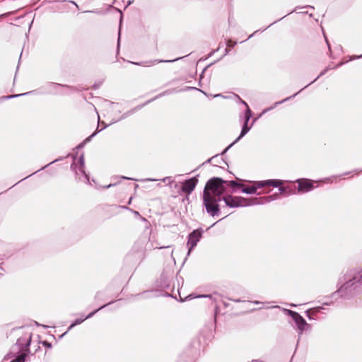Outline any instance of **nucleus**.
Returning a JSON list of instances; mask_svg holds the SVG:
<instances>
[{
  "mask_svg": "<svg viewBox=\"0 0 362 362\" xmlns=\"http://www.w3.org/2000/svg\"><path fill=\"white\" fill-rule=\"evenodd\" d=\"M226 185L232 187H243V185L235 181L226 182L218 177L211 178L206 184L203 194V203L207 213L212 216L217 215L220 211L218 202L221 200V195L226 190Z\"/></svg>",
  "mask_w": 362,
  "mask_h": 362,
  "instance_id": "f257e3e1",
  "label": "nucleus"
},
{
  "mask_svg": "<svg viewBox=\"0 0 362 362\" xmlns=\"http://www.w3.org/2000/svg\"><path fill=\"white\" fill-rule=\"evenodd\" d=\"M277 194L263 197H254L250 199L242 197H233L230 195L223 197L226 204L229 207H244L252 205L264 204L277 198Z\"/></svg>",
  "mask_w": 362,
  "mask_h": 362,
  "instance_id": "f03ea898",
  "label": "nucleus"
},
{
  "mask_svg": "<svg viewBox=\"0 0 362 362\" xmlns=\"http://www.w3.org/2000/svg\"><path fill=\"white\" fill-rule=\"evenodd\" d=\"M71 168L75 170L78 179L84 182H89L88 175L85 172V161L83 155H81L78 158H75Z\"/></svg>",
  "mask_w": 362,
  "mask_h": 362,
  "instance_id": "7ed1b4c3",
  "label": "nucleus"
},
{
  "mask_svg": "<svg viewBox=\"0 0 362 362\" xmlns=\"http://www.w3.org/2000/svg\"><path fill=\"white\" fill-rule=\"evenodd\" d=\"M284 311L291 316L295 321L299 334H301L304 331L310 329V325L298 313L288 309H284Z\"/></svg>",
  "mask_w": 362,
  "mask_h": 362,
  "instance_id": "20e7f679",
  "label": "nucleus"
},
{
  "mask_svg": "<svg viewBox=\"0 0 362 362\" xmlns=\"http://www.w3.org/2000/svg\"><path fill=\"white\" fill-rule=\"evenodd\" d=\"M202 236V230L197 229L193 230L188 236L187 247L188 248L187 256L189 255L191 251L196 247L197 243Z\"/></svg>",
  "mask_w": 362,
  "mask_h": 362,
  "instance_id": "39448f33",
  "label": "nucleus"
},
{
  "mask_svg": "<svg viewBox=\"0 0 362 362\" xmlns=\"http://www.w3.org/2000/svg\"><path fill=\"white\" fill-rule=\"evenodd\" d=\"M238 99L240 100V103L242 104H243L246 107V110L245 112L244 124H243L241 133H240V136L238 137V139H240L243 136H244L250 131V129L251 128V127H248V122L251 117L252 112H251V110H250L248 105L247 104V103L245 101L241 100L239 97H238Z\"/></svg>",
  "mask_w": 362,
  "mask_h": 362,
  "instance_id": "423d86ee",
  "label": "nucleus"
},
{
  "mask_svg": "<svg viewBox=\"0 0 362 362\" xmlns=\"http://www.w3.org/2000/svg\"><path fill=\"white\" fill-rule=\"evenodd\" d=\"M30 336L28 335L18 340L16 346H24V349L23 350V353L16 358L14 362H25V358L27 356L26 352L28 351L30 346Z\"/></svg>",
  "mask_w": 362,
  "mask_h": 362,
  "instance_id": "0eeeda50",
  "label": "nucleus"
},
{
  "mask_svg": "<svg viewBox=\"0 0 362 362\" xmlns=\"http://www.w3.org/2000/svg\"><path fill=\"white\" fill-rule=\"evenodd\" d=\"M296 182L298 185V192L305 193L311 191L315 187L314 183L317 182L308 179H299L296 180Z\"/></svg>",
  "mask_w": 362,
  "mask_h": 362,
  "instance_id": "6e6552de",
  "label": "nucleus"
},
{
  "mask_svg": "<svg viewBox=\"0 0 362 362\" xmlns=\"http://www.w3.org/2000/svg\"><path fill=\"white\" fill-rule=\"evenodd\" d=\"M198 182V179L192 177L185 180L182 185V190L187 194H189L194 189Z\"/></svg>",
  "mask_w": 362,
  "mask_h": 362,
  "instance_id": "1a4fd4ad",
  "label": "nucleus"
},
{
  "mask_svg": "<svg viewBox=\"0 0 362 362\" xmlns=\"http://www.w3.org/2000/svg\"><path fill=\"white\" fill-rule=\"evenodd\" d=\"M242 192L248 194H257L259 195L261 193H257V189L263 187V185L262 184L261 181L255 182L251 186H247V187H242Z\"/></svg>",
  "mask_w": 362,
  "mask_h": 362,
  "instance_id": "9d476101",
  "label": "nucleus"
},
{
  "mask_svg": "<svg viewBox=\"0 0 362 362\" xmlns=\"http://www.w3.org/2000/svg\"><path fill=\"white\" fill-rule=\"evenodd\" d=\"M262 184L263 185V187L265 186H273L275 187H279L281 186L284 183L283 180H264L261 181Z\"/></svg>",
  "mask_w": 362,
  "mask_h": 362,
  "instance_id": "9b49d317",
  "label": "nucleus"
},
{
  "mask_svg": "<svg viewBox=\"0 0 362 362\" xmlns=\"http://www.w3.org/2000/svg\"><path fill=\"white\" fill-rule=\"evenodd\" d=\"M105 305H103V306H101L100 308H99L98 310H95L94 312H92L90 313L86 317L83 318V319H77L74 321V322H73L70 327H69V330L71 329L74 326L77 325H80L81 323H82L86 319H88V318H90L95 313H96L99 310L103 308Z\"/></svg>",
  "mask_w": 362,
  "mask_h": 362,
  "instance_id": "f8f14e48",
  "label": "nucleus"
},
{
  "mask_svg": "<svg viewBox=\"0 0 362 362\" xmlns=\"http://www.w3.org/2000/svg\"><path fill=\"white\" fill-rule=\"evenodd\" d=\"M354 284V279L349 280L348 282L340 286V288L338 290V292L342 293L346 289L348 288L349 286H353Z\"/></svg>",
  "mask_w": 362,
  "mask_h": 362,
  "instance_id": "ddd939ff",
  "label": "nucleus"
},
{
  "mask_svg": "<svg viewBox=\"0 0 362 362\" xmlns=\"http://www.w3.org/2000/svg\"><path fill=\"white\" fill-rule=\"evenodd\" d=\"M289 98H285L284 100H281V101H279V102H276V103H274V107H269V108H267V109L264 110L263 111V113H265L266 112H267V111H269V110H270L273 109V108H274V107H276L277 105L281 104V103H284V102H285V101L288 100Z\"/></svg>",
  "mask_w": 362,
  "mask_h": 362,
  "instance_id": "4468645a",
  "label": "nucleus"
},
{
  "mask_svg": "<svg viewBox=\"0 0 362 362\" xmlns=\"http://www.w3.org/2000/svg\"><path fill=\"white\" fill-rule=\"evenodd\" d=\"M162 181L163 182H168V184L170 185L171 183H173V180L172 179L171 177H165L163 179H162Z\"/></svg>",
  "mask_w": 362,
  "mask_h": 362,
  "instance_id": "2eb2a0df",
  "label": "nucleus"
},
{
  "mask_svg": "<svg viewBox=\"0 0 362 362\" xmlns=\"http://www.w3.org/2000/svg\"><path fill=\"white\" fill-rule=\"evenodd\" d=\"M315 311H317V309H316V310H315ZM313 312H314V310H313V311H312V313H313ZM310 313H311V310H307V312H306L308 317L309 319H310V320H311V319H313V315H311Z\"/></svg>",
  "mask_w": 362,
  "mask_h": 362,
  "instance_id": "dca6fc26",
  "label": "nucleus"
},
{
  "mask_svg": "<svg viewBox=\"0 0 362 362\" xmlns=\"http://www.w3.org/2000/svg\"><path fill=\"white\" fill-rule=\"evenodd\" d=\"M174 62V60H155V63H160V62Z\"/></svg>",
  "mask_w": 362,
  "mask_h": 362,
  "instance_id": "f3484780",
  "label": "nucleus"
},
{
  "mask_svg": "<svg viewBox=\"0 0 362 362\" xmlns=\"http://www.w3.org/2000/svg\"><path fill=\"white\" fill-rule=\"evenodd\" d=\"M26 93H24V94H19V95H8L6 97V98H16V97H18L20 95H25Z\"/></svg>",
  "mask_w": 362,
  "mask_h": 362,
  "instance_id": "a211bd4d",
  "label": "nucleus"
},
{
  "mask_svg": "<svg viewBox=\"0 0 362 362\" xmlns=\"http://www.w3.org/2000/svg\"><path fill=\"white\" fill-rule=\"evenodd\" d=\"M42 344H43L44 346H45L48 347V348H50V347H51V344H50L49 342L46 341H43V342H42Z\"/></svg>",
  "mask_w": 362,
  "mask_h": 362,
  "instance_id": "6ab92c4d",
  "label": "nucleus"
},
{
  "mask_svg": "<svg viewBox=\"0 0 362 362\" xmlns=\"http://www.w3.org/2000/svg\"><path fill=\"white\" fill-rule=\"evenodd\" d=\"M279 187V191H280L281 193L284 192L286 191V187H284L280 186Z\"/></svg>",
  "mask_w": 362,
  "mask_h": 362,
  "instance_id": "aec40b11",
  "label": "nucleus"
},
{
  "mask_svg": "<svg viewBox=\"0 0 362 362\" xmlns=\"http://www.w3.org/2000/svg\"><path fill=\"white\" fill-rule=\"evenodd\" d=\"M198 298H211V296L209 295H200L197 296Z\"/></svg>",
  "mask_w": 362,
  "mask_h": 362,
  "instance_id": "412c9836",
  "label": "nucleus"
},
{
  "mask_svg": "<svg viewBox=\"0 0 362 362\" xmlns=\"http://www.w3.org/2000/svg\"><path fill=\"white\" fill-rule=\"evenodd\" d=\"M49 86H51V87H59L60 85L59 84H56V83H50Z\"/></svg>",
  "mask_w": 362,
  "mask_h": 362,
  "instance_id": "4be33fe9",
  "label": "nucleus"
},
{
  "mask_svg": "<svg viewBox=\"0 0 362 362\" xmlns=\"http://www.w3.org/2000/svg\"><path fill=\"white\" fill-rule=\"evenodd\" d=\"M235 44V43H232V41H231V40H229V41L228 42V46H231V47H233Z\"/></svg>",
  "mask_w": 362,
  "mask_h": 362,
  "instance_id": "5701e85b",
  "label": "nucleus"
},
{
  "mask_svg": "<svg viewBox=\"0 0 362 362\" xmlns=\"http://www.w3.org/2000/svg\"><path fill=\"white\" fill-rule=\"evenodd\" d=\"M106 103H107V105H109V106H110V107H111L112 109H113L114 105H113L112 103H110L109 102H107Z\"/></svg>",
  "mask_w": 362,
  "mask_h": 362,
  "instance_id": "b1692460",
  "label": "nucleus"
},
{
  "mask_svg": "<svg viewBox=\"0 0 362 362\" xmlns=\"http://www.w3.org/2000/svg\"><path fill=\"white\" fill-rule=\"evenodd\" d=\"M250 362H264V361H262V360H257V359H256V360H252V361H251Z\"/></svg>",
  "mask_w": 362,
  "mask_h": 362,
  "instance_id": "393cba45",
  "label": "nucleus"
},
{
  "mask_svg": "<svg viewBox=\"0 0 362 362\" xmlns=\"http://www.w3.org/2000/svg\"><path fill=\"white\" fill-rule=\"evenodd\" d=\"M156 180L155 179H151V178H148V179H146L144 180V181H156Z\"/></svg>",
  "mask_w": 362,
  "mask_h": 362,
  "instance_id": "a878e982",
  "label": "nucleus"
},
{
  "mask_svg": "<svg viewBox=\"0 0 362 362\" xmlns=\"http://www.w3.org/2000/svg\"><path fill=\"white\" fill-rule=\"evenodd\" d=\"M166 93H167V91L166 92H163V93H160L159 95H158L156 98L160 97V96H163V95H165Z\"/></svg>",
  "mask_w": 362,
  "mask_h": 362,
  "instance_id": "bb28decb",
  "label": "nucleus"
},
{
  "mask_svg": "<svg viewBox=\"0 0 362 362\" xmlns=\"http://www.w3.org/2000/svg\"><path fill=\"white\" fill-rule=\"evenodd\" d=\"M119 119H120V118H119V119H112V123H115V122H117V121H118V120H119Z\"/></svg>",
  "mask_w": 362,
  "mask_h": 362,
  "instance_id": "cd10ccee",
  "label": "nucleus"
},
{
  "mask_svg": "<svg viewBox=\"0 0 362 362\" xmlns=\"http://www.w3.org/2000/svg\"><path fill=\"white\" fill-rule=\"evenodd\" d=\"M114 185H115L114 184H110L106 187L107 188H110V187H111L112 186H114Z\"/></svg>",
  "mask_w": 362,
  "mask_h": 362,
  "instance_id": "c85d7f7f",
  "label": "nucleus"
},
{
  "mask_svg": "<svg viewBox=\"0 0 362 362\" xmlns=\"http://www.w3.org/2000/svg\"><path fill=\"white\" fill-rule=\"evenodd\" d=\"M123 179H127V180H132V178H129V177H122Z\"/></svg>",
  "mask_w": 362,
  "mask_h": 362,
  "instance_id": "c756f323",
  "label": "nucleus"
},
{
  "mask_svg": "<svg viewBox=\"0 0 362 362\" xmlns=\"http://www.w3.org/2000/svg\"><path fill=\"white\" fill-rule=\"evenodd\" d=\"M238 140H239V139H236V140H235V141L232 144H230V146H232V145H233L234 143L237 142Z\"/></svg>",
  "mask_w": 362,
  "mask_h": 362,
  "instance_id": "7c9ffc66",
  "label": "nucleus"
},
{
  "mask_svg": "<svg viewBox=\"0 0 362 362\" xmlns=\"http://www.w3.org/2000/svg\"><path fill=\"white\" fill-rule=\"evenodd\" d=\"M253 303H254L255 304H259V302H258V301H254Z\"/></svg>",
  "mask_w": 362,
  "mask_h": 362,
  "instance_id": "2f4dec72",
  "label": "nucleus"
},
{
  "mask_svg": "<svg viewBox=\"0 0 362 362\" xmlns=\"http://www.w3.org/2000/svg\"><path fill=\"white\" fill-rule=\"evenodd\" d=\"M290 305H291V307H296V305H295V304H291Z\"/></svg>",
  "mask_w": 362,
  "mask_h": 362,
  "instance_id": "473e14b6",
  "label": "nucleus"
},
{
  "mask_svg": "<svg viewBox=\"0 0 362 362\" xmlns=\"http://www.w3.org/2000/svg\"><path fill=\"white\" fill-rule=\"evenodd\" d=\"M361 57H362V55L358 56V57H355L354 58H361Z\"/></svg>",
  "mask_w": 362,
  "mask_h": 362,
  "instance_id": "72a5a7b5",
  "label": "nucleus"
},
{
  "mask_svg": "<svg viewBox=\"0 0 362 362\" xmlns=\"http://www.w3.org/2000/svg\"><path fill=\"white\" fill-rule=\"evenodd\" d=\"M221 95L220 94H217L216 95H214V97H219Z\"/></svg>",
  "mask_w": 362,
  "mask_h": 362,
  "instance_id": "f704fd0d",
  "label": "nucleus"
},
{
  "mask_svg": "<svg viewBox=\"0 0 362 362\" xmlns=\"http://www.w3.org/2000/svg\"><path fill=\"white\" fill-rule=\"evenodd\" d=\"M107 125H105L100 130L103 129H105V127H107Z\"/></svg>",
  "mask_w": 362,
  "mask_h": 362,
  "instance_id": "c9c22d12",
  "label": "nucleus"
},
{
  "mask_svg": "<svg viewBox=\"0 0 362 362\" xmlns=\"http://www.w3.org/2000/svg\"><path fill=\"white\" fill-rule=\"evenodd\" d=\"M132 199V198L131 197L130 199L129 200V204L131 203Z\"/></svg>",
  "mask_w": 362,
  "mask_h": 362,
  "instance_id": "e433bc0d",
  "label": "nucleus"
},
{
  "mask_svg": "<svg viewBox=\"0 0 362 362\" xmlns=\"http://www.w3.org/2000/svg\"><path fill=\"white\" fill-rule=\"evenodd\" d=\"M253 35H254V33L252 35H250L249 38L251 37Z\"/></svg>",
  "mask_w": 362,
  "mask_h": 362,
  "instance_id": "4c0bfd02",
  "label": "nucleus"
},
{
  "mask_svg": "<svg viewBox=\"0 0 362 362\" xmlns=\"http://www.w3.org/2000/svg\"><path fill=\"white\" fill-rule=\"evenodd\" d=\"M139 213L137 211H135V215H138Z\"/></svg>",
  "mask_w": 362,
  "mask_h": 362,
  "instance_id": "58836bf2",
  "label": "nucleus"
}]
</instances>
